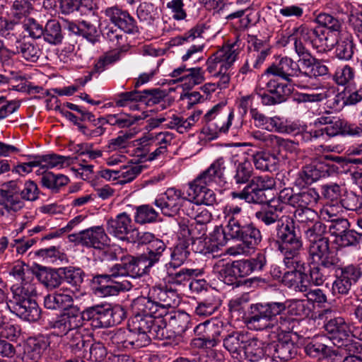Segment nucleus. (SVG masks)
Returning <instances> with one entry per match:
<instances>
[{"mask_svg": "<svg viewBox=\"0 0 362 362\" xmlns=\"http://www.w3.org/2000/svg\"><path fill=\"white\" fill-rule=\"evenodd\" d=\"M131 243H137L139 245H148L146 252L138 257L129 256L123 262L124 266H115L117 274H127L132 272L136 274H147L151 269L158 264L163 257L166 250L164 242L156 238L154 235L149 232L139 231L134 228L128 236Z\"/></svg>", "mask_w": 362, "mask_h": 362, "instance_id": "obj_1", "label": "nucleus"}, {"mask_svg": "<svg viewBox=\"0 0 362 362\" xmlns=\"http://www.w3.org/2000/svg\"><path fill=\"white\" fill-rule=\"evenodd\" d=\"M284 308L281 302L252 304L245 314V322L251 329L262 330L274 327L276 320L282 332L297 334L298 322L287 317L284 313Z\"/></svg>", "mask_w": 362, "mask_h": 362, "instance_id": "obj_2", "label": "nucleus"}, {"mask_svg": "<svg viewBox=\"0 0 362 362\" xmlns=\"http://www.w3.org/2000/svg\"><path fill=\"white\" fill-rule=\"evenodd\" d=\"M134 315L132 318L141 319L146 322V329H143L152 339L163 340L170 338L167 330L166 318L160 313V306L151 298L148 293V296H139L134 299L132 303Z\"/></svg>", "mask_w": 362, "mask_h": 362, "instance_id": "obj_3", "label": "nucleus"}, {"mask_svg": "<svg viewBox=\"0 0 362 362\" xmlns=\"http://www.w3.org/2000/svg\"><path fill=\"white\" fill-rule=\"evenodd\" d=\"M284 206L279 201H269L267 206L255 213V218L266 226L276 223V236L278 250L281 248L286 240H302L301 236L297 234L293 221L288 216H281Z\"/></svg>", "mask_w": 362, "mask_h": 362, "instance_id": "obj_4", "label": "nucleus"}, {"mask_svg": "<svg viewBox=\"0 0 362 362\" xmlns=\"http://www.w3.org/2000/svg\"><path fill=\"white\" fill-rule=\"evenodd\" d=\"M141 319L131 318L127 329L105 333L103 339L115 345L118 349H140L151 344L153 339L145 331L146 324Z\"/></svg>", "mask_w": 362, "mask_h": 362, "instance_id": "obj_5", "label": "nucleus"}, {"mask_svg": "<svg viewBox=\"0 0 362 362\" xmlns=\"http://www.w3.org/2000/svg\"><path fill=\"white\" fill-rule=\"evenodd\" d=\"M303 249V240H286L278 250L284 257V264L291 271L285 272L282 276V283L288 288H293L300 279L307 276L304 272L305 263L300 258Z\"/></svg>", "mask_w": 362, "mask_h": 362, "instance_id": "obj_6", "label": "nucleus"}, {"mask_svg": "<svg viewBox=\"0 0 362 362\" xmlns=\"http://www.w3.org/2000/svg\"><path fill=\"white\" fill-rule=\"evenodd\" d=\"M102 264L106 269L104 273L95 274L93 276L92 281L93 284L98 285L96 291L105 296H115L122 291H129L132 288V285L128 281H119L122 277L126 276H141V274H136L132 272L127 274H117L115 272V266H124L125 263H116L112 265H107V262L102 261Z\"/></svg>", "mask_w": 362, "mask_h": 362, "instance_id": "obj_7", "label": "nucleus"}, {"mask_svg": "<svg viewBox=\"0 0 362 362\" xmlns=\"http://www.w3.org/2000/svg\"><path fill=\"white\" fill-rule=\"evenodd\" d=\"M125 311L120 305H96L81 311V321L88 320L94 328L109 327L119 324L125 318Z\"/></svg>", "mask_w": 362, "mask_h": 362, "instance_id": "obj_8", "label": "nucleus"}, {"mask_svg": "<svg viewBox=\"0 0 362 362\" xmlns=\"http://www.w3.org/2000/svg\"><path fill=\"white\" fill-rule=\"evenodd\" d=\"M11 310L21 318L28 322H36L40 317V309L24 287H18L13 291L11 301Z\"/></svg>", "mask_w": 362, "mask_h": 362, "instance_id": "obj_9", "label": "nucleus"}, {"mask_svg": "<svg viewBox=\"0 0 362 362\" xmlns=\"http://www.w3.org/2000/svg\"><path fill=\"white\" fill-rule=\"evenodd\" d=\"M267 73L278 76L290 84L300 88H305V78L307 75L298 62L289 57H283L277 65H272L267 69Z\"/></svg>", "mask_w": 362, "mask_h": 362, "instance_id": "obj_10", "label": "nucleus"}, {"mask_svg": "<svg viewBox=\"0 0 362 362\" xmlns=\"http://www.w3.org/2000/svg\"><path fill=\"white\" fill-rule=\"evenodd\" d=\"M237 230L226 240L235 239L240 240L243 246L239 245L235 247L228 248L227 252L230 255L235 256L247 253L250 250L254 249L262 241L261 232L253 223L243 224Z\"/></svg>", "mask_w": 362, "mask_h": 362, "instance_id": "obj_11", "label": "nucleus"}, {"mask_svg": "<svg viewBox=\"0 0 362 362\" xmlns=\"http://www.w3.org/2000/svg\"><path fill=\"white\" fill-rule=\"evenodd\" d=\"M234 114L233 110L229 112L224 110V105L217 104L209 110L202 119L204 129L210 134H217L228 132L232 124Z\"/></svg>", "mask_w": 362, "mask_h": 362, "instance_id": "obj_12", "label": "nucleus"}, {"mask_svg": "<svg viewBox=\"0 0 362 362\" xmlns=\"http://www.w3.org/2000/svg\"><path fill=\"white\" fill-rule=\"evenodd\" d=\"M225 160L223 158H218L189 184V189H194L195 193H197L204 189V185H221L225 182Z\"/></svg>", "mask_w": 362, "mask_h": 362, "instance_id": "obj_13", "label": "nucleus"}, {"mask_svg": "<svg viewBox=\"0 0 362 362\" xmlns=\"http://www.w3.org/2000/svg\"><path fill=\"white\" fill-rule=\"evenodd\" d=\"M82 326L81 310L78 308H70L56 319L49 322V327L54 336L66 337L75 328Z\"/></svg>", "mask_w": 362, "mask_h": 362, "instance_id": "obj_14", "label": "nucleus"}, {"mask_svg": "<svg viewBox=\"0 0 362 362\" xmlns=\"http://www.w3.org/2000/svg\"><path fill=\"white\" fill-rule=\"evenodd\" d=\"M20 182L11 180L2 185L0 189V206H2L9 216H15L25 207V203L18 197L21 192Z\"/></svg>", "mask_w": 362, "mask_h": 362, "instance_id": "obj_15", "label": "nucleus"}, {"mask_svg": "<svg viewBox=\"0 0 362 362\" xmlns=\"http://www.w3.org/2000/svg\"><path fill=\"white\" fill-rule=\"evenodd\" d=\"M256 93L263 105H274L285 101L286 96L291 93V89L285 83L270 79L263 87H257Z\"/></svg>", "mask_w": 362, "mask_h": 362, "instance_id": "obj_16", "label": "nucleus"}, {"mask_svg": "<svg viewBox=\"0 0 362 362\" xmlns=\"http://www.w3.org/2000/svg\"><path fill=\"white\" fill-rule=\"evenodd\" d=\"M238 42L227 45L218 50L206 61V70L213 76L218 70H228L235 61L238 52Z\"/></svg>", "mask_w": 362, "mask_h": 362, "instance_id": "obj_17", "label": "nucleus"}, {"mask_svg": "<svg viewBox=\"0 0 362 362\" xmlns=\"http://www.w3.org/2000/svg\"><path fill=\"white\" fill-rule=\"evenodd\" d=\"M298 32L300 34V38L305 43L311 45L319 52L330 49L336 44V38L332 39L329 32H326V30L320 27L310 28L301 25L298 27Z\"/></svg>", "mask_w": 362, "mask_h": 362, "instance_id": "obj_18", "label": "nucleus"}, {"mask_svg": "<svg viewBox=\"0 0 362 362\" xmlns=\"http://www.w3.org/2000/svg\"><path fill=\"white\" fill-rule=\"evenodd\" d=\"M186 202L180 190L174 187L168 188L163 194L155 199L154 204L160 209L165 216H173L176 214Z\"/></svg>", "mask_w": 362, "mask_h": 362, "instance_id": "obj_19", "label": "nucleus"}, {"mask_svg": "<svg viewBox=\"0 0 362 362\" xmlns=\"http://www.w3.org/2000/svg\"><path fill=\"white\" fill-rule=\"evenodd\" d=\"M69 239L83 246L102 249L107 245L108 237L102 226H94L81 230L78 233L70 235Z\"/></svg>", "mask_w": 362, "mask_h": 362, "instance_id": "obj_20", "label": "nucleus"}, {"mask_svg": "<svg viewBox=\"0 0 362 362\" xmlns=\"http://www.w3.org/2000/svg\"><path fill=\"white\" fill-rule=\"evenodd\" d=\"M361 275V269L357 266L351 264L341 268L340 275L332 284L334 294L349 295L353 285L358 281Z\"/></svg>", "mask_w": 362, "mask_h": 362, "instance_id": "obj_21", "label": "nucleus"}, {"mask_svg": "<svg viewBox=\"0 0 362 362\" xmlns=\"http://www.w3.org/2000/svg\"><path fill=\"white\" fill-rule=\"evenodd\" d=\"M324 327L330 335L329 338L335 346L338 347L347 346L351 332L344 318L341 317L330 318L325 323Z\"/></svg>", "mask_w": 362, "mask_h": 362, "instance_id": "obj_22", "label": "nucleus"}, {"mask_svg": "<svg viewBox=\"0 0 362 362\" xmlns=\"http://www.w3.org/2000/svg\"><path fill=\"white\" fill-rule=\"evenodd\" d=\"M308 252L311 262L339 264L340 262L337 253L330 248L328 238L310 243Z\"/></svg>", "mask_w": 362, "mask_h": 362, "instance_id": "obj_23", "label": "nucleus"}, {"mask_svg": "<svg viewBox=\"0 0 362 362\" xmlns=\"http://www.w3.org/2000/svg\"><path fill=\"white\" fill-rule=\"evenodd\" d=\"M105 16L124 33L134 34L139 32L136 21L127 11L117 6L108 7L105 10Z\"/></svg>", "mask_w": 362, "mask_h": 362, "instance_id": "obj_24", "label": "nucleus"}, {"mask_svg": "<svg viewBox=\"0 0 362 362\" xmlns=\"http://www.w3.org/2000/svg\"><path fill=\"white\" fill-rule=\"evenodd\" d=\"M297 346L289 334H284L277 341L269 343L267 348L269 356L274 359L286 361L293 358L297 354Z\"/></svg>", "mask_w": 362, "mask_h": 362, "instance_id": "obj_25", "label": "nucleus"}, {"mask_svg": "<svg viewBox=\"0 0 362 362\" xmlns=\"http://www.w3.org/2000/svg\"><path fill=\"white\" fill-rule=\"evenodd\" d=\"M149 293L160 306L159 315L166 316V309L176 306L179 303L178 294L175 288L168 286H153L149 290Z\"/></svg>", "mask_w": 362, "mask_h": 362, "instance_id": "obj_26", "label": "nucleus"}, {"mask_svg": "<svg viewBox=\"0 0 362 362\" xmlns=\"http://www.w3.org/2000/svg\"><path fill=\"white\" fill-rule=\"evenodd\" d=\"M106 229L108 233L122 240H128V236L133 230L132 220L127 213H121L115 218L107 221Z\"/></svg>", "mask_w": 362, "mask_h": 362, "instance_id": "obj_27", "label": "nucleus"}, {"mask_svg": "<svg viewBox=\"0 0 362 362\" xmlns=\"http://www.w3.org/2000/svg\"><path fill=\"white\" fill-rule=\"evenodd\" d=\"M49 345L48 339L43 336L28 339L24 346L23 361L24 362H38Z\"/></svg>", "mask_w": 362, "mask_h": 362, "instance_id": "obj_28", "label": "nucleus"}, {"mask_svg": "<svg viewBox=\"0 0 362 362\" xmlns=\"http://www.w3.org/2000/svg\"><path fill=\"white\" fill-rule=\"evenodd\" d=\"M247 340V334L242 332H233L223 339V346L232 357L242 361L244 359V349Z\"/></svg>", "mask_w": 362, "mask_h": 362, "instance_id": "obj_29", "label": "nucleus"}, {"mask_svg": "<svg viewBox=\"0 0 362 362\" xmlns=\"http://www.w3.org/2000/svg\"><path fill=\"white\" fill-rule=\"evenodd\" d=\"M67 290L64 288L47 295L44 298V305L49 310L63 309L64 312L70 308H78L73 305V298L67 293Z\"/></svg>", "mask_w": 362, "mask_h": 362, "instance_id": "obj_30", "label": "nucleus"}, {"mask_svg": "<svg viewBox=\"0 0 362 362\" xmlns=\"http://www.w3.org/2000/svg\"><path fill=\"white\" fill-rule=\"evenodd\" d=\"M195 333L199 335L202 332L204 334L202 337L194 340V344L197 346L213 347L216 345L218 337L221 334V329L214 324H199L194 329Z\"/></svg>", "mask_w": 362, "mask_h": 362, "instance_id": "obj_31", "label": "nucleus"}, {"mask_svg": "<svg viewBox=\"0 0 362 362\" xmlns=\"http://www.w3.org/2000/svg\"><path fill=\"white\" fill-rule=\"evenodd\" d=\"M88 337L84 336L81 328H75L64 338L63 341L66 344L70 352L77 357L83 356L86 348L90 345Z\"/></svg>", "mask_w": 362, "mask_h": 362, "instance_id": "obj_32", "label": "nucleus"}, {"mask_svg": "<svg viewBox=\"0 0 362 362\" xmlns=\"http://www.w3.org/2000/svg\"><path fill=\"white\" fill-rule=\"evenodd\" d=\"M284 305V313L286 315L287 317H291L298 322V325H300V322L297 319L294 318V317H306L310 315L312 312L311 303L305 300H298L293 299L290 300H286L284 303L281 302ZM299 326L296 327L297 332H298Z\"/></svg>", "mask_w": 362, "mask_h": 362, "instance_id": "obj_33", "label": "nucleus"}, {"mask_svg": "<svg viewBox=\"0 0 362 362\" xmlns=\"http://www.w3.org/2000/svg\"><path fill=\"white\" fill-rule=\"evenodd\" d=\"M326 166L320 165H308L305 166L303 170L298 173L296 183L298 185H311L317 181L327 174Z\"/></svg>", "mask_w": 362, "mask_h": 362, "instance_id": "obj_34", "label": "nucleus"}, {"mask_svg": "<svg viewBox=\"0 0 362 362\" xmlns=\"http://www.w3.org/2000/svg\"><path fill=\"white\" fill-rule=\"evenodd\" d=\"M268 346L269 343L256 338L250 339L247 336L245 349H244V358H247L250 361H257L264 356H269Z\"/></svg>", "mask_w": 362, "mask_h": 362, "instance_id": "obj_35", "label": "nucleus"}, {"mask_svg": "<svg viewBox=\"0 0 362 362\" xmlns=\"http://www.w3.org/2000/svg\"><path fill=\"white\" fill-rule=\"evenodd\" d=\"M33 272L39 281L49 290L59 288L62 284V276L59 269L38 267Z\"/></svg>", "mask_w": 362, "mask_h": 362, "instance_id": "obj_36", "label": "nucleus"}, {"mask_svg": "<svg viewBox=\"0 0 362 362\" xmlns=\"http://www.w3.org/2000/svg\"><path fill=\"white\" fill-rule=\"evenodd\" d=\"M233 199L245 200L247 203L262 204L266 202L264 192L249 182L241 192H233L230 194Z\"/></svg>", "mask_w": 362, "mask_h": 362, "instance_id": "obj_37", "label": "nucleus"}, {"mask_svg": "<svg viewBox=\"0 0 362 362\" xmlns=\"http://www.w3.org/2000/svg\"><path fill=\"white\" fill-rule=\"evenodd\" d=\"M167 92L160 88H153L142 91V101L147 106L160 104L162 109L169 107L173 103Z\"/></svg>", "mask_w": 362, "mask_h": 362, "instance_id": "obj_38", "label": "nucleus"}, {"mask_svg": "<svg viewBox=\"0 0 362 362\" xmlns=\"http://www.w3.org/2000/svg\"><path fill=\"white\" fill-rule=\"evenodd\" d=\"M214 272L224 284L229 286H238L239 281L233 263H225L219 260L214 266Z\"/></svg>", "mask_w": 362, "mask_h": 362, "instance_id": "obj_39", "label": "nucleus"}, {"mask_svg": "<svg viewBox=\"0 0 362 362\" xmlns=\"http://www.w3.org/2000/svg\"><path fill=\"white\" fill-rule=\"evenodd\" d=\"M338 266L339 264L310 262V281L316 286L322 285Z\"/></svg>", "mask_w": 362, "mask_h": 362, "instance_id": "obj_40", "label": "nucleus"}, {"mask_svg": "<svg viewBox=\"0 0 362 362\" xmlns=\"http://www.w3.org/2000/svg\"><path fill=\"white\" fill-rule=\"evenodd\" d=\"M183 211L197 224L206 226L212 218L211 214L208 209L191 202H186L183 205Z\"/></svg>", "mask_w": 362, "mask_h": 362, "instance_id": "obj_41", "label": "nucleus"}, {"mask_svg": "<svg viewBox=\"0 0 362 362\" xmlns=\"http://www.w3.org/2000/svg\"><path fill=\"white\" fill-rule=\"evenodd\" d=\"M11 47H13V54H21L28 61L36 62L40 55V49L36 45L18 38Z\"/></svg>", "mask_w": 362, "mask_h": 362, "instance_id": "obj_42", "label": "nucleus"}, {"mask_svg": "<svg viewBox=\"0 0 362 362\" xmlns=\"http://www.w3.org/2000/svg\"><path fill=\"white\" fill-rule=\"evenodd\" d=\"M319 220L317 212L311 208L296 209L293 213V226L301 230Z\"/></svg>", "mask_w": 362, "mask_h": 362, "instance_id": "obj_43", "label": "nucleus"}, {"mask_svg": "<svg viewBox=\"0 0 362 362\" xmlns=\"http://www.w3.org/2000/svg\"><path fill=\"white\" fill-rule=\"evenodd\" d=\"M33 5L30 0H14L10 8V17L16 25L28 19Z\"/></svg>", "mask_w": 362, "mask_h": 362, "instance_id": "obj_44", "label": "nucleus"}, {"mask_svg": "<svg viewBox=\"0 0 362 362\" xmlns=\"http://www.w3.org/2000/svg\"><path fill=\"white\" fill-rule=\"evenodd\" d=\"M320 195L315 188H307L296 192L293 207L313 209L318 202Z\"/></svg>", "mask_w": 362, "mask_h": 362, "instance_id": "obj_45", "label": "nucleus"}, {"mask_svg": "<svg viewBox=\"0 0 362 362\" xmlns=\"http://www.w3.org/2000/svg\"><path fill=\"white\" fill-rule=\"evenodd\" d=\"M168 321L169 326L173 329L174 333L177 334H183L189 329L190 322V316L185 312H175L163 315Z\"/></svg>", "mask_w": 362, "mask_h": 362, "instance_id": "obj_46", "label": "nucleus"}, {"mask_svg": "<svg viewBox=\"0 0 362 362\" xmlns=\"http://www.w3.org/2000/svg\"><path fill=\"white\" fill-rule=\"evenodd\" d=\"M336 56L338 59L348 61L352 59L355 45L354 43L353 37L350 35H341L340 39H336Z\"/></svg>", "mask_w": 362, "mask_h": 362, "instance_id": "obj_47", "label": "nucleus"}, {"mask_svg": "<svg viewBox=\"0 0 362 362\" xmlns=\"http://www.w3.org/2000/svg\"><path fill=\"white\" fill-rule=\"evenodd\" d=\"M36 159L40 161V166L42 168H53L56 167H62L64 164L69 165L75 162L76 158L70 156H64L57 154H47L43 156H37Z\"/></svg>", "mask_w": 362, "mask_h": 362, "instance_id": "obj_48", "label": "nucleus"}, {"mask_svg": "<svg viewBox=\"0 0 362 362\" xmlns=\"http://www.w3.org/2000/svg\"><path fill=\"white\" fill-rule=\"evenodd\" d=\"M42 37L49 44H60L64 37L60 23L55 19L49 20L44 27Z\"/></svg>", "mask_w": 362, "mask_h": 362, "instance_id": "obj_49", "label": "nucleus"}, {"mask_svg": "<svg viewBox=\"0 0 362 362\" xmlns=\"http://www.w3.org/2000/svg\"><path fill=\"white\" fill-rule=\"evenodd\" d=\"M205 80L204 71L201 67L189 68L187 73L178 79L182 82L185 89H191L194 86L201 84Z\"/></svg>", "mask_w": 362, "mask_h": 362, "instance_id": "obj_50", "label": "nucleus"}, {"mask_svg": "<svg viewBox=\"0 0 362 362\" xmlns=\"http://www.w3.org/2000/svg\"><path fill=\"white\" fill-rule=\"evenodd\" d=\"M305 351L310 356L320 359L338 355V351L332 350L329 346L315 339L306 345Z\"/></svg>", "mask_w": 362, "mask_h": 362, "instance_id": "obj_51", "label": "nucleus"}, {"mask_svg": "<svg viewBox=\"0 0 362 362\" xmlns=\"http://www.w3.org/2000/svg\"><path fill=\"white\" fill-rule=\"evenodd\" d=\"M197 270L190 269H181L177 272H168L165 281L168 284L177 286H186L192 276H197Z\"/></svg>", "mask_w": 362, "mask_h": 362, "instance_id": "obj_52", "label": "nucleus"}, {"mask_svg": "<svg viewBox=\"0 0 362 362\" xmlns=\"http://www.w3.org/2000/svg\"><path fill=\"white\" fill-rule=\"evenodd\" d=\"M69 179L68 177L49 172L44 174L41 177V184L43 187L49 189L52 192L57 193L59 189L68 184Z\"/></svg>", "mask_w": 362, "mask_h": 362, "instance_id": "obj_53", "label": "nucleus"}, {"mask_svg": "<svg viewBox=\"0 0 362 362\" xmlns=\"http://www.w3.org/2000/svg\"><path fill=\"white\" fill-rule=\"evenodd\" d=\"M136 13L140 21L146 25H152L155 21L159 18L158 8L153 4L143 2L140 4L136 10Z\"/></svg>", "mask_w": 362, "mask_h": 362, "instance_id": "obj_54", "label": "nucleus"}, {"mask_svg": "<svg viewBox=\"0 0 362 362\" xmlns=\"http://www.w3.org/2000/svg\"><path fill=\"white\" fill-rule=\"evenodd\" d=\"M300 231L310 242V244L315 241H319L321 239L327 238V237H325L327 226L320 220H317Z\"/></svg>", "mask_w": 362, "mask_h": 362, "instance_id": "obj_55", "label": "nucleus"}, {"mask_svg": "<svg viewBox=\"0 0 362 362\" xmlns=\"http://www.w3.org/2000/svg\"><path fill=\"white\" fill-rule=\"evenodd\" d=\"M221 306V300L214 296H209L198 303L195 313L201 317H208L214 314Z\"/></svg>", "mask_w": 362, "mask_h": 362, "instance_id": "obj_56", "label": "nucleus"}, {"mask_svg": "<svg viewBox=\"0 0 362 362\" xmlns=\"http://www.w3.org/2000/svg\"><path fill=\"white\" fill-rule=\"evenodd\" d=\"M253 168L247 161L240 163L235 169L233 179L237 185L248 184L253 177Z\"/></svg>", "mask_w": 362, "mask_h": 362, "instance_id": "obj_57", "label": "nucleus"}, {"mask_svg": "<svg viewBox=\"0 0 362 362\" xmlns=\"http://www.w3.org/2000/svg\"><path fill=\"white\" fill-rule=\"evenodd\" d=\"M253 162L257 169L272 171L275 168L276 157L267 152H258L253 156Z\"/></svg>", "mask_w": 362, "mask_h": 362, "instance_id": "obj_58", "label": "nucleus"}, {"mask_svg": "<svg viewBox=\"0 0 362 362\" xmlns=\"http://www.w3.org/2000/svg\"><path fill=\"white\" fill-rule=\"evenodd\" d=\"M59 271L63 275L64 279L69 284L77 287L80 286L83 280V272L78 267H67L59 268Z\"/></svg>", "mask_w": 362, "mask_h": 362, "instance_id": "obj_59", "label": "nucleus"}, {"mask_svg": "<svg viewBox=\"0 0 362 362\" xmlns=\"http://www.w3.org/2000/svg\"><path fill=\"white\" fill-rule=\"evenodd\" d=\"M315 21L322 27L327 28L326 32H329V35H336L341 28V23L339 20L328 13H320L316 17Z\"/></svg>", "mask_w": 362, "mask_h": 362, "instance_id": "obj_60", "label": "nucleus"}, {"mask_svg": "<svg viewBox=\"0 0 362 362\" xmlns=\"http://www.w3.org/2000/svg\"><path fill=\"white\" fill-rule=\"evenodd\" d=\"M192 240V246L195 250L196 252H199L202 254H207L210 252H213L216 249L218 248V245H224L226 244V240L223 238L222 240H220L217 243H211V239L207 238L206 237L194 238Z\"/></svg>", "mask_w": 362, "mask_h": 362, "instance_id": "obj_61", "label": "nucleus"}, {"mask_svg": "<svg viewBox=\"0 0 362 362\" xmlns=\"http://www.w3.org/2000/svg\"><path fill=\"white\" fill-rule=\"evenodd\" d=\"M209 186L204 185V189H202L197 193H195L194 189L189 188L188 194L189 197H192L193 199H197V202H200L207 206H213L217 203L216 195L212 189L208 187Z\"/></svg>", "mask_w": 362, "mask_h": 362, "instance_id": "obj_62", "label": "nucleus"}, {"mask_svg": "<svg viewBox=\"0 0 362 362\" xmlns=\"http://www.w3.org/2000/svg\"><path fill=\"white\" fill-rule=\"evenodd\" d=\"M143 167L140 165L132 164L123 165L118 170V183L124 185L132 182L142 171Z\"/></svg>", "mask_w": 362, "mask_h": 362, "instance_id": "obj_63", "label": "nucleus"}, {"mask_svg": "<svg viewBox=\"0 0 362 362\" xmlns=\"http://www.w3.org/2000/svg\"><path fill=\"white\" fill-rule=\"evenodd\" d=\"M251 136L259 146L274 151L278 136L260 130L252 132Z\"/></svg>", "mask_w": 362, "mask_h": 362, "instance_id": "obj_64", "label": "nucleus"}]
</instances>
